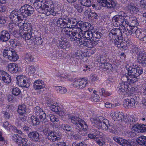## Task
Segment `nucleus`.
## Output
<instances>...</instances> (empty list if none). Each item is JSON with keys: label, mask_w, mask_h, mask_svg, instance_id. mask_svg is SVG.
Returning a JSON list of instances; mask_svg holds the SVG:
<instances>
[{"label": "nucleus", "mask_w": 146, "mask_h": 146, "mask_svg": "<svg viewBox=\"0 0 146 146\" xmlns=\"http://www.w3.org/2000/svg\"><path fill=\"white\" fill-rule=\"evenodd\" d=\"M23 24V28L22 30H23L25 31H28V32H33V31H34V30H33V28L32 25L31 23H26Z\"/></svg>", "instance_id": "31"}, {"label": "nucleus", "mask_w": 146, "mask_h": 146, "mask_svg": "<svg viewBox=\"0 0 146 146\" xmlns=\"http://www.w3.org/2000/svg\"><path fill=\"white\" fill-rule=\"evenodd\" d=\"M146 138V137L145 136H141L137 139V143L140 145H145V146Z\"/></svg>", "instance_id": "36"}, {"label": "nucleus", "mask_w": 146, "mask_h": 146, "mask_svg": "<svg viewBox=\"0 0 146 146\" xmlns=\"http://www.w3.org/2000/svg\"><path fill=\"white\" fill-rule=\"evenodd\" d=\"M90 79L92 82H94L98 80L99 79L98 76L96 74H91L90 76Z\"/></svg>", "instance_id": "62"}, {"label": "nucleus", "mask_w": 146, "mask_h": 146, "mask_svg": "<svg viewBox=\"0 0 146 146\" xmlns=\"http://www.w3.org/2000/svg\"><path fill=\"white\" fill-rule=\"evenodd\" d=\"M80 81V89H82L85 88L88 83L87 80L84 79H79Z\"/></svg>", "instance_id": "43"}, {"label": "nucleus", "mask_w": 146, "mask_h": 146, "mask_svg": "<svg viewBox=\"0 0 146 146\" xmlns=\"http://www.w3.org/2000/svg\"><path fill=\"white\" fill-rule=\"evenodd\" d=\"M128 8L130 10L133 11L135 13H137L139 11L138 8L135 6L133 3H131L128 6Z\"/></svg>", "instance_id": "47"}, {"label": "nucleus", "mask_w": 146, "mask_h": 146, "mask_svg": "<svg viewBox=\"0 0 146 146\" xmlns=\"http://www.w3.org/2000/svg\"><path fill=\"white\" fill-rule=\"evenodd\" d=\"M136 98L135 97L129 96L128 98L124 100L123 102V105L125 107H127L128 108L132 107L134 108L135 104H137L136 103Z\"/></svg>", "instance_id": "9"}, {"label": "nucleus", "mask_w": 146, "mask_h": 146, "mask_svg": "<svg viewBox=\"0 0 146 146\" xmlns=\"http://www.w3.org/2000/svg\"><path fill=\"white\" fill-rule=\"evenodd\" d=\"M90 120L93 125L98 129L104 130H108L110 132L113 134H117L116 126L112 124H110L107 119H104L103 121H101L98 118L94 117L91 118Z\"/></svg>", "instance_id": "3"}, {"label": "nucleus", "mask_w": 146, "mask_h": 146, "mask_svg": "<svg viewBox=\"0 0 146 146\" xmlns=\"http://www.w3.org/2000/svg\"><path fill=\"white\" fill-rule=\"evenodd\" d=\"M36 70L35 67L32 66H28L26 68V71L29 73H30L31 74L35 73Z\"/></svg>", "instance_id": "51"}, {"label": "nucleus", "mask_w": 146, "mask_h": 146, "mask_svg": "<svg viewBox=\"0 0 146 146\" xmlns=\"http://www.w3.org/2000/svg\"><path fill=\"white\" fill-rule=\"evenodd\" d=\"M47 138L50 141L54 142L59 140V135L56 131H51L48 133Z\"/></svg>", "instance_id": "16"}, {"label": "nucleus", "mask_w": 146, "mask_h": 146, "mask_svg": "<svg viewBox=\"0 0 146 146\" xmlns=\"http://www.w3.org/2000/svg\"><path fill=\"white\" fill-rule=\"evenodd\" d=\"M43 3V1H34L33 3L35 8H36L42 7Z\"/></svg>", "instance_id": "58"}, {"label": "nucleus", "mask_w": 146, "mask_h": 146, "mask_svg": "<svg viewBox=\"0 0 146 146\" xmlns=\"http://www.w3.org/2000/svg\"><path fill=\"white\" fill-rule=\"evenodd\" d=\"M68 43L64 41H60L58 43V47L59 48L65 49L67 48Z\"/></svg>", "instance_id": "41"}, {"label": "nucleus", "mask_w": 146, "mask_h": 146, "mask_svg": "<svg viewBox=\"0 0 146 146\" xmlns=\"http://www.w3.org/2000/svg\"><path fill=\"white\" fill-rule=\"evenodd\" d=\"M33 112L36 115L45 119L46 115L43 110L39 106H36L34 108Z\"/></svg>", "instance_id": "15"}, {"label": "nucleus", "mask_w": 146, "mask_h": 146, "mask_svg": "<svg viewBox=\"0 0 146 146\" xmlns=\"http://www.w3.org/2000/svg\"><path fill=\"white\" fill-rule=\"evenodd\" d=\"M116 120L126 123L128 121V118L127 116H125L124 114L121 112L117 113L116 114Z\"/></svg>", "instance_id": "25"}, {"label": "nucleus", "mask_w": 146, "mask_h": 146, "mask_svg": "<svg viewBox=\"0 0 146 146\" xmlns=\"http://www.w3.org/2000/svg\"><path fill=\"white\" fill-rule=\"evenodd\" d=\"M46 117H49L50 121L53 123L58 122L59 120L57 116L54 115H48Z\"/></svg>", "instance_id": "53"}, {"label": "nucleus", "mask_w": 146, "mask_h": 146, "mask_svg": "<svg viewBox=\"0 0 146 146\" xmlns=\"http://www.w3.org/2000/svg\"><path fill=\"white\" fill-rule=\"evenodd\" d=\"M45 11L46 12V15L49 16L50 14L54 16L56 15V13L54 11V6L53 3L51 4L49 7H47L44 8Z\"/></svg>", "instance_id": "24"}, {"label": "nucleus", "mask_w": 146, "mask_h": 146, "mask_svg": "<svg viewBox=\"0 0 146 146\" xmlns=\"http://www.w3.org/2000/svg\"><path fill=\"white\" fill-rule=\"evenodd\" d=\"M122 34L120 29L114 28L110 31L109 34L110 40L119 48H121V43L123 40Z\"/></svg>", "instance_id": "4"}, {"label": "nucleus", "mask_w": 146, "mask_h": 146, "mask_svg": "<svg viewBox=\"0 0 146 146\" xmlns=\"http://www.w3.org/2000/svg\"><path fill=\"white\" fill-rule=\"evenodd\" d=\"M16 79L17 83L20 86L27 88L30 85L27 78L25 76L19 75L17 77Z\"/></svg>", "instance_id": "6"}, {"label": "nucleus", "mask_w": 146, "mask_h": 146, "mask_svg": "<svg viewBox=\"0 0 146 146\" xmlns=\"http://www.w3.org/2000/svg\"><path fill=\"white\" fill-rule=\"evenodd\" d=\"M98 39L94 38L91 40H88L87 42L85 43V46H87L88 48H91L96 46L98 43Z\"/></svg>", "instance_id": "27"}, {"label": "nucleus", "mask_w": 146, "mask_h": 146, "mask_svg": "<svg viewBox=\"0 0 146 146\" xmlns=\"http://www.w3.org/2000/svg\"><path fill=\"white\" fill-rule=\"evenodd\" d=\"M78 26L81 30H90L93 29V27L90 23L88 22L84 23L81 21L79 22Z\"/></svg>", "instance_id": "20"}, {"label": "nucleus", "mask_w": 146, "mask_h": 146, "mask_svg": "<svg viewBox=\"0 0 146 146\" xmlns=\"http://www.w3.org/2000/svg\"><path fill=\"white\" fill-rule=\"evenodd\" d=\"M126 68L128 73L125 74V76L127 78V83L131 84L137 82L140 76L143 73V68L133 64L128 67L126 66Z\"/></svg>", "instance_id": "2"}, {"label": "nucleus", "mask_w": 146, "mask_h": 146, "mask_svg": "<svg viewBox=\"0 0 146 146\" xmlns=\"http://www.w3.org/2000/svg\"><path fill=\"white\" fill-rule=\"evenodd\" d=\"M19 34L20 36L25 40L34 41V37H35V35L34 32H31L25 31L20 29L19 31Z\"/></svg>", "instance_id": "8"}, {"label": "nucleus", "mask_w": 146, "mask_h": 146, "mask_svg": "<svg viewBox=\"0 0 146 146\" xmlns=\"http://www.w3.org/2000/svg\"><path fill=\"white\" fill-rule=\"evenodd\" d=\"M17 111L18 113L21 115H23L26 113V106L24 104L20 105L18 106Z\"/></svg>", "instance_id": "33"}, {"label": "nucleus", "mask_w": 146, "mask_h": 146, "mask_svg": "<svg viewBox=\"0 0 146 146\" xmlns=\"http://www.w3.org/2000/svg\"><path fill=\"white\" fill-rule=\"evenodd\" d=\"M71 30H69L68 31L66 30V33L68 37L70 38V40L71 41L73 40L75 35V34L76 33V32L77 31V29L76 28H73Z\"/></svg>", "instance_id": "32"}, {"label": "nucleus", "mask_w": 146, "mask_h": 146, "mask_svg": "<svg viewBox=\"0 0 146 146\" xmlns=\"http://www.w3.org/2000/svg\"><path fill=\"white\" fill-rule=\"evenodd\" d=\"M82 56V54L80 52H76L75 53L73 54L72 55V57L73 58H76L78 60L80 59V58Z\"/></svg>", "instance_id": "63"}, {"label": "nucleus", "mask_w": 146, "mask_h": 146, "mask_svg": "<svg viewBox=\"0 0 146 146\" xmlns=\"http://www.w3.org/2000/svg\"><path fill=\"white\" fill-rule=\"evenodd\" d=\"M15 23H10L8 25V28L9 32L13 35H15L17 32L16 27L17 26Z\"/></svg>", "instance_id": "28"}, {"label": "nucleus", "mask_w": 146, "mask_h": 146, "mask_svg": "<svg viewBox=\"0 0 146 146\" xmlns=\"http://www.w3.org/2000/svg\"><path fill=\"white\" fill-rule=\"evenodd\" d=\"M31 121L33 124L35 125L37 124H39L40 122H42L45 119L36 116H32L31 117Z\"/></svg>", "instance_id": "29"}, {"label": "nucleus", "mask_w": 146, "mask_h": 146, "mask_svg": "<svg viewBox=\"0 0 146 146\" xmlns=\"http://www.w3.org/2000/svg\"><path fill=\"white\" fill-rule=\"evenodd\" d=\"M78 40L80 44H83L85 46V43L87 42V40L84 35H82Z\"/></svg>", "instance_id": "61"}, {"label": "nucleus", "mask_w": 146, "mask_h": 146, "mask_svg": "<svg viewBox=\"0 0 146 146\" xmlns=\"http://www.w3.org/2000/svg\"><path fill=\"white\" fill-rule=\"evenodd\" d=\"M74 7L79 13H81L83 11V9L84 8L82 6L81 4L79 3L75 4L74 5Z\"/></svg>", "instance_id": "46"}, {"label": "nucleus", "mask_w": 146, "mask_h": 146, "mask_svg": "<svg viewBox=\"0 0 146 146\" xmlns=\"http://www.w3.org/2000/svg\"><path fill=\"white\" fill-rule=\"evenodd\" d=\"M66 20V21L61 25H59V26L58 27L61 28H69L70 29H73V28H75L74 26L73 25V24H72V23L71 21V19H68Z\"/></svg>", "instance_id": "23"}, {"label": "nucleus", "mask_w": 146, "mask_h": 146, "mask_svg": "<svg viewBox=\"0 0 146 146\" xmlns=\"http://www.w3.org/2000/svg\"><path fill=\"white\" fill-rule=\"evenodd\" d=\"M129 85L126 82H122L119 83L117 88L119 94L123 95L126 94L128 92Z\"/></svg>", "instance_id": "10"}, {"label": "nucleus", "mask_w": 146, "mask_h": 146, "mask_svg": "<svg viewBox=\"0 0 146 146\" xmlns=\"http://www.w3.org/2000/svg\"><path fill=\"white\" fill-rule=\"evenodd\" d=\"M92 31H89L85 32L84 36L86 38L87 40H91L94 38L93 30H92Z\"/></svg>", "instance_id": "37"}, {"label": "nucleus", "mask_w": 146, "mask_h": 146, "mask_svg": "<svg viewBox=\"0 0 146 146\" xmlns=\"http://www.w3.org/2000/svg\"><path fill=\"white\" fill-rule=\"evenodd\" d=\"M133 143L130 140L127 141L123 139L121 145L123 146H132Z\"/></svg>", "instance_id": "48"}, {"label": "nucleus", "mask_w": 146, "mask_h": 146, "mask_svg": "<svg viewBox=\"0 0 146 146\" xmlns=\"http://www.w3.org/2000/svg\"><path fill=\"white\" fill-rule=\"evenodd\" d=\"M33 39H34V41H32V42L35 43L36 41V44L37 45H40L42 44V40L40 37H37L35 35V37H34Z\"/></svg>", "instance_id": "44"}, {"label": "nucleus", "mask_w": 146, "mask_h": 146, "mask_svg": "<svg viewBox=\"0 0 146 146\" xmlns=\"http://www.w3.org/2000/svg\"><path fill=\"white\" fill-rule=\"evenodd\" d=\"M55 88L57 92L61 94H64L67 91L66 89L63 87L59 86H56Z\"/></svg>", "instance_id": "45"}, {"label": "nucleus", "mask_w": 146, "mask_h": 146, "mask_svg": "<svg viewBox=\"0 0 146 146\" xmlns=\"http://www.w3.org/2000/svg\"><path fill=\"white\" fill-rule=\"evenodd\" d=\"M53 3L52 1L51 0H44L42 6L44 8L47 7H49V6L51 4L52 5Z\"/></svg>", "instance_id": "56"}, {"label": "nucleus", "mask_w": 146, "mask_h": 146, "mask_svg": "<svg viewBox=\"0 0 146 146\" xmlns=\"http://www.w3.org/2000/svg\"><path fill=\"white\" fill-rule=\"evenodd\" d=\"M88 126L87 125V127L86 129V130H85L84 129H81L77 127L75 128V130L77 131L78 133L79 134H81L82 136H85L87 134L86 131L88 130Z\"/></svg>", "instance_id": "40"}, {"label": "nucleus", "mask_w": 146, "mask_h": 146, "mask_svg": "<svg viewBox=\"0 0 146 146\" xmlns=\"http://www.w3.org/2000/svg\"><path fill=\"white\" fill-rule=\"evenodd\" d=\"M101 68L104 71L110 74L113 72V67L112 64L107 62H106L103 64H101Z\"/></svg>", "instance_id": "19"}, {"label": "nucleus", "mask_w": 146, "mask_h": 146, "mask_svg": "<svg viewBox=\"0 0 146 146\" xmlns=\"http://www.w3.org/2000/svg\"><path fill=\"white\" fill-rule=\"evenodd\" d=\"M61 128L62 129L67 132L69 131L72 129L71 126L68 124H63L62 125Z\"/></svg>", "instance_id": "57"}, {"label": "nucleus", "mask_w": 146, "mask_h": 146, "mask_svg": "<svg viewBox=\"0 0 146 146\" xmlns=\"http://www.w3.org/2000/svg\"><path fill=\"white\" fill-rule=\"evenodd\" d=\"M0 79L2 80L4 82L8 84L10 83L11 81V76L3 70L0 72Z\"/></svg>", "instance_id": "18"}, {"label": "nucleus", "mask_w": 146, "mask_h": 146, "mask_svg": "<svg viewBox=\"0 0 146 146\" xmlns=\"http://www.w3.org/2000/svg\"><path fill=\"white\" fill-rule=\"evenodd\" d=\"M80 2L83 6L90 7L92 5L91 1L90 0H80Z\"/></svg>", "instance_id": "39"}, {"label": "nucleus", "mask_w": 146, "mask_h": 146, "mask_svg": "<svg viewBox=\"0 0 146 146\" xmlns=\"http://www.w3.org/2000/svg\"><path fill=\"white\" fill-rule=\"evenodd\" d=\"M45 103L49 107L52 106V105L54 103V101L49 96H48L45 97Z\"/></svg>", "instance_id": "38"}, {"label": "nucleus", "mask_w": 146, "mask_h": 146, "mask_svg": "<svg viewBox=\"0 0 146 146\" xmlns=\"http://www.w3.org/2000/svg\"><path fill=\"white\" fill-rule=\"evenodd\" d=\"M25 58L26 60L29 62H32L34 59L33 57L30 54H26Z\"/></svg>", "instance_id": "59"}, {"label": "nucleus", "mask_w": 146, "mask_h": 146, "mask_svg": "<svg viewBox=\"0 0 146 146\" xmlns=\"http://www.w3.org/2000/svg\"><path fill=\"white\" fill-rule=\"evenodd\" d=\"M97 61L98 62L101 63V64H103L107 62L105 57L103 56H101L100 57H98L97 59Z\"/></svg>", "instance_id": "52"}, {"label": "nucleus", "mask_w": 146, "mask_h": 146, "mask_svg": "<svg viewBox=\"0 0 146 146\" xmlns=\"http://www.w3.org/2000/svg\"><path fill=\"white\" fill-rule=\"evenodd\" d=\"M62 15V17L59 18L56 21L57 26V27L66 21V20L68 19H70V17H68L69 13L67 11L63 12Z\"/></svg>", "instance_id": "17"}, {"label": "nucleus", "mask_w": 146, "mask_h": 146, "mask_svg": "<svg viewBox=\"0 0 146 146\" xmlns=\"http://www.w3.org/2000/svg\"><path fill=\"white\" fill-rule=\"evenodd\" d=\"M54 104V103L52 104V106L49 107L51 110L57 113L58 114H59L60 116L63 115L61 114H60V111L61 110L60 107L58 106H56Z\"/></svg>", "instance_id": "34"}, {"label": "nucleus", "mask_w": 146, "mask_h": 146, "mask_svg": "<svg viewBox=\"0 0 146 146\" xmlns=\"http://www.w3.org/2000/svg\"><path fill=\"white\" fill-rule=\"evenodd\" d=\"M3 127L7 130L12 131L16 130V127L12 125L11 123L7 121L4 122L3 125Z\"/></svg>", "instance_id": "30"}, {"label": "nucleus", "mask_w": 146, "mask_h": 146, "mask_svg": "<svg viewBox=\"0 0 146 146\" xmlns=\"http://www.w3.org/2000/svg\"><path fill=\"white\" fill-rule=\"evenodd\" d=\"M45 86L44 82L41 80H36L34 82L33 88L35 90H39L38 92L40 94L42 92L41 90L44 88Z\"/></svg>", "instance_id": "14"}, {"label": "nucleus", "mask_w": 146, "mask_h": 146, "mask_svg": "<svg viewBox=\"0 0 146 146\" xmlns=\"http://www.w3.org/2000/svg\"><path fill=\"white\" fill-rule=\"evenodd\" d=\"M12 92L13 95L17 96L20 94L21 91L19 88L15 87L12 89Z\"/></svg>", "instance_id": "54"}, {"label": "nucleus", "mask_w": 146, "mask_h": 146, "mask_svg": "<svg viewBox=\"0 0 146 146\" xmlns=\"http://www.w3.org/2000/svg\"><path fill=\"white\" fill-rule=\"evenodd\" d=\"M136 37L139 38L141 41L144 43L146 42V30L145 29H136L135 31Z\"/></svg>", "instance_id": "11"}, {"label": "nucleus", "mask_w": 146, "mask_h": 146, "mask_svg": "<svg viewBox=\"0 0 146 146\" xmlns=\"http://www.w3.org/2000/svg\"><path fill=\"white\" fill-rule=\"evenodd\" d=\"M9 42L11 46L13 47H16L17 45V42L15 39H11Z\"/></svg>", "instance_id": "64"}, {"label": "nucleus", "mask_w": 146, "mask_h": 146, "mask_svg": "<svg viewBox=\"0 0 146 146\" xmlns=\"http://www.w3.org/2000/svg\"><path fill=\"white\" fill-rule=\"evenodd\" d=\"M99 15L98 14L95 13V12H92L89 16L88 18L98 19L99 18Z\"/></svg>", "instance_id": "60"}, {"label": "nucleus", "mask_w": 146, "mask_h": 146, "mask_svg": "<svg viewBox=\"0 0 146 146\" xmlns=\"http://www.w3.org/2000/svg\"><path fill=\"white\" fill-rule=\"evenodd\" d=\"M95 141L96 143L99 146H102L105 145V140L104 139L101 138L98 139L96 138Z\"/></svg>", "instance_id": "49"}, {"label": "nucleus", "mask_w": 146, "mask_h": 146, "mask_svg": "<svg viewBox=\"0 0 146 146\" xmlns=\"http://www.w3.org/2000/svg\"><path fill=\"white\" fill-rule=\"evenodd\" d=\"M7 67L8 71L11 74L16 73L18 71V65L15 63H9L8 64Z\"/></svg>", "instance_id": "22"}, {"label": "nucleus", "mask_w": 146, "mask_h": 146, "mask_svg": "<svg viewBox=\"0 0 146 146\" xmlns=\"http://www.w3.org/2000/svg\"><path fill=\"white\" fill-rule=\"evenodd\" d=\"M112 21L113 25L115 27L123 26L124 27L123 24H124V21L123 20L119 15H118L114 16L112 18Z\"/></svg>", "instance_id": "13"}, {"label": "nucleus", "mask_w": 146, "mask_h": 146, "mask_svg": "<svg viewBox=\"0 0 146 146\" xmlns=\"http://www.w3.org/2000/svg\"><path fill=\"white\" fill-rule=\"evenodd\" d=\"M76 34H75V35L73 39L74 40H77V39L79 40L83 35V34L82 33L81 31H79V30L77 29L76 32Z\"/></svg>", "instance_id": "55"}, {"label": "nucleus", "mask_w": 146, "mask_h": 146, "mask_svg": "<svg viewBox=\"0 0 146 146\" xmlns=\"http://www.w3.org/2000/svg\"><path fill=\"white\" fill-rule=\"evenodd\" d=\"M3 56L7 58L10 60L13 61H17L19 58V56L17 52L13 50L4 49L3 53Z\"/></svg>", "instance_id": "5"}, {"label": "nucleus", "mask_w": 146, "mask_h": 146, "mask_svg": "<svg viewBox=\"0 0 146 146\" xmlns=\"http://www.w3.org/2000/svg\"><path fill=\"white\" fill-rule=\"evenodd\" d=\"M99 92L100 95H102L104 97L110 96L111 94V93L105 90L104 88H103L100 89Z\"/></svg>", "instance_id": "42"}, {"label": "nucleus", "mask_w": 146, "mask_h": 146, "mask_svg": "<svg viewBox=\"0 0 146 146\" xmlns=\"http://www.w3.org/2000/svg\"><path fill=\"white\" fill-rule=\"evenodd\" d=\"M19 10V14L17 9L11 12L10 19L12 22L16 23L18 21H23L25 19H26L27 17L30 16L33 14L34 9L31 6L26 4L21 6Z\"/></svg>", "instance_id": "1"}, {"label": "nucleus", "mask_w": 146, "mask_h": 146, "mask_svg": "<svg viewBox=\"0 0 146 146\" xmlns=\"http://www.w3.org/2000/svg\"><path fill=\"white\" fill-rule=\"evenodd\" d=\"M71 120L73 123L76 125V127L86 130L87 125L84 120L78 117H73L71 118Z\"/></svg>", "instance_id": "7"}, {"label": "nucleus", "mask_w": 146, "mask_h": 146, "mask_svg": "<svg viewBox=\"0 0 146 146\" xmlns=\"http://www.w3.org/2000/svg\"><path fill=\"white\" fill-rule=\"evenodd\" d=\"M116 3L113 0H107L105 3L103 4V7H106L108 9H115Z\"/></svg>", "instance_id": "26"}, {"label": "nucleus", "mask_w": 146, "mask_h": 146, "mask_svg": "<svg viewBox=\"0 0 146 146\" xmlns=\"http://www.w3.org/2000/svg\"><path fill=\"white\" fill-rule=\"evenodd\" d=\"M10 35L8 31L3 30L1 33L0 41L2 42H6L10 38Z\"/></svg>", "instance_id": "21"}, {"label": "nucleus", "mask_w": 146, "mask_h": 146, "mask_svg": "<svg viewBox=\"0 0 146 146\" xmlns=\"http://www.w3.org/2000/svg\"><path fill=\"white\" fill-rule=\"evenodd\" d=\"M94 39H98V41H99V39L102 36V34L100 32L96 31H93Z\"/></svg>", "instance_id": "50"}, {"label": "nucleus", "mask_w": 146, "mask_h": 146, "mask_svg": "<svg viewBox=\"0 0 146 146\" xmlns=\"http://www.w3.org/2000/svg\"><path fill=\"white\" fill-rule=\"evenodd\" d=\"M28 136L31 141L35 142H40V135L37 131H33L30 132L28 134Z\"/></svg>", "instance_id": "12"}, {"label": "nucleus", "mask_w": 146, "mask_h": 146, "mask_svg": "<svg viewBox=\"0 0 146 146\" xmlns=\"http://www.w3.org/2000/svg\"><path fill=\"white\" fill-rule=\"evenodd\" d=\"M138 62L143 66H146V58L140 55L137 58Z\"/></svg>", "instance_id": "35"}]
</instances>
